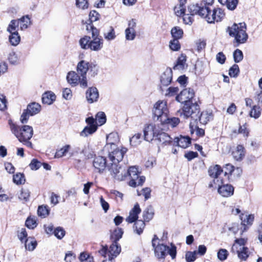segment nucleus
<instances>
[{"instance_id": "nucleus-17", "label": "nucleus", "mask_w": 262, "mask_h": 262, "mask_svg": "<svg viewBox=\"0 0 262 262\" xmlns=\"http://www.w3.org/2000/svg\"><path fill=\"white\" fill-rule=\"evenodd\" d=\"M220 184L217 186L216 184L213 185L212 183H210L209 185V187L217 188L219 193L222 195V196H229L233 194L234 188L232 186L229 184Z\"/></svg>"}, {"instance_id": "nucleus-36", "label": "nucleus", "mask_w": 262, "mask_h": 262, "mask_svg": "<svg viewBox=\"0 0 262 262\" xmlns=\"http://www.w3.org/2000/svg\"><path fill=\"white\" fill-rule=\"evenodd\" d=\"M103 36L105 40L111 41L116 37V32L112 27H110L107 31L103 33Z\"/></svg>"}, {"instance_id": "nucleus-44", "label": "nucleus", "mask_w": 262, "mask_h": 262, "mask_svg": "<svg viewBox=\"0 0 262 262\" xmlns=\"http://www.w3.org/2000/svg\"><path fill=\"white\" fill-rule=\"evenodd\" d=\"M25 225L29 229H33L35 228L37 225L36 217L34 216H29L26 221Z\"/></svg>"}, {"instance_id": "nucleus-30", "label": "nucleus", "mask_w": 262, "mask_h": 262, "mask_svg": "<svg viewBox=\"0 0 262 262\" xmlns=\"http://www.w3.org/2000/svg\"><path fill=\"white\" fill-rule=\"evenodd\" d=\"M56 99V95L53 92H47L42 95V101L44 104L50 105L53 103Z\"/></svg>"}, {"instance_id": "nucleus-42", "label": "nucleus", "mask_w": 262, "mask_h": 262, "mask_svg": "<svg viewBox=\"0 0 262 262\" xmlns=\"http://www.w3.org/2000/svg\"><path fill=\"white\" fill-rule=\"evenodd\" d=\"M233 253H236L238 255V257L243 260H245L248 257V250L247 247H240L239 250H235Z\"/></svg>"}, {"instance_id": "nucleus-26", "label": "nucleus", "mask_w": 262, "mask_h": 262, "mask_svg": "<svg viewBox=\"0 0 262 262\" xmlns=\"http://www.w3.org/2000/svg\"><path fill=\"white\" fill-rule=\"evenodd\" d=\"M121 252V247L117 242H114L108 249V258H114Z\"/></svg>"}, {"instance_id": "nucleus-49", "label": "nucleus", "mask_w": 262, "mask_h": 262, "mask_svg": "<svg viewBox=\"0 0 262 262\" xmlns=\"http://www.w3.org/2000/svg\"><path fill=\"white\" fill-rule=\"evenodd\" d=\"M171 34L173 38L180 39L182 37L183 31L179 27H174L172 28Z\"/></svg>"}, {"instance_id": "nucleus-63", "label": "nucleus", "mask_w": 262, "mask_h": 262, "mask_svg": "<svg viewBox=\"0 0 262 262\" xmlns=\"http://www.w3.org/2000/svg\"><path fill=\"white\" fill-rule=\"evenodd\" d=\"M78 258L80 262H89V260H91V258H93V257L88 253L83 252L80 254Z\"/></svg>"}, {"instance_id": "nucleus-33", "label": "nucleus", "mask_w": 262, "mask_h": 262, "mask_svg": "<svg viewBox=\"0 0 262 262\" xmlns=\"http://www.w3.org/2000/svg\"><path fill=\"white\" fill-rule=\"evenodd\" d=\"M171 138L166 133L163 132L160 129L159 134H158L156 140L161 142L162 144H168L171 142Z\"/></svg>"}, {"instance_id": "nucleus-35", "label": "nucleus", "mask_w": 262, "mask_h": 262, "mask_svg": "<svg viewBox=\"0 0 262 262\" xmlns=\"http://www.w3.org/2000/svg\"><path fill=\"white\" fill-rule=\"evenodd\" d=\"M222 5H226L227 8L230 10H234L238 4L237 0H218Z\"/></svg>"}, {"instance_id": "nucleus-60", "label": "nucleus", "mask_w": 262, "mask_h": 262, "mask_svg": "<svg viewBox=\"0 0 262 262\" xmlns=\"http://www.w3.org/2000/svg\"><path fill=\"white\" fill-rule=\"evenodd\" d=\"M239 72V67L238 65L233 64L229 70V74L231 77H236Z\"/></svg>"}, {"instance_id": "nucleus-25", "label": "nucleus", "mask_w": 262, "mask_h": 262, "mask_svg": "<svg viewBox=\"0 0 262 262\" xmlns=\"http://www.w3.org/2000/svg\"><path fill=\"white\" fill-rule=\"evenodd\" d=\"M141 210L138 203H136L129 212L128 216L126 219V221L128 223H132L137 221L138 218V214L141 212Z\"/></svg>"}, {"instance_id": "nucleus-48", "label": "nucleus", "mask_w": 262, "mask_h": 262, "mask_svg": "<svg viewBox=\"0 0 262 262\" xmlns=\"http://www.w3.org/2000/svg\"><path fill=\"white\" fill-rule=\"evenodd\" d=\"M119 141V137L117 133H112L107 136L106 144H116Z\"/></svg>"}, {"instance_id": "nucleus-13", "label": "nucleus", "mask_w": 262, "mask_h": 262, "mask_svg": "<svg viewBox=\"0 0 262 262\" xmlns=\"http://www.w3.org/2000/svg\"><path fill=\"white\" fill-rule=\"evenodd\" d=\"M92 164L95 171L99 173H103L106 168L108 169V166H110L107 164L106 158L101 156H95Z\"/></svg>"}, {"instance_id": "nucleus-40", "label": "nucleus", "mask_w": 262, "mask_h": 262, "mask_svg": "<svg viewBox=\"0 0 262 262\" xmlns=\"http://www.w3.org/2000/svg\"><path fill=\"white\" fill-rule=\"evenodd\" d=\"M80 154H83L84 157L87 159H91L95 156V152L89 146H84L80 151Z\"/></svg>"}, {"instance_id": "nucleus-19", "label": "nucleus", "mask_w": 262, "mask_h": 262, "mask_svg": "<svg viewBox=\"0 0 262 262\" xmlns=\"http://www.w3.org/2000/svg\"><path fill=\"white\" fill-rule=\"evenodd\" d=\"M137 26L136 20L135 19H132L128 22V27L125 30V39L127 40H133L136 36L135 28Z\"/></svg>"}, {"instance_id": "nucleus-1", "label": "nucleus", "mask_w": 262, "mask_h": 262, "mask_svg": "<svg viewBox=\"0 0 262 262\" xmlns=\"http://www.w3.org/2000/svg\"><path fill=\"white\" fill-rule=\"evenodd\" d=\"M98 67L94 64L83 60L79 62L77 66V72L81 77L80 87L82 89H85L88 86L86 77L88 72L92 77H94L98 74Z\"/></svg>"}, {"instance_id": "nucleus-28", "label": "nucleus", "mask_w": 262, "mask_h": 262, "mask_svg": "<svg viewBox=\"0 0 262 262\" xmlns=\"http://www.w3.org/2000/svg\"><path fill=\"white\" fill-rule=\"evenodd\" d=\"M162 124L167 125L172 127H176L180 123V119L177 117H169L167 115L165 118L160 122Z\"/></svg>"}, {"instance_id": "nucleus-29", "label": "nucleus", "mask_w": 262, "mask_h": 262, "mask_svg": "<svg viewBox=\"0 0 262 262\" xmlns=\"http://www.w3.org/2000/svg\"><path fill=\"white\" fill-rule=\"evenodd\" d=\"M175 139L176 140V142H177L178 146L183 148H187L191 143V139L188 136H181Z\"/></svg>"}, {"instance_id": "nucleus-15", "label": "nucleus", "mask_w": 262, "mask_h": 262, "mask_svg": "<svg viewBox=\"0 0 262 262\" xmlns=\"http://www.w3.org/2000/svg\"><path fill=\"white\" fill-rule=\"evenodd\" d=\"M99 31L98 29H94L93 31V36L89 44V49L92 51H98L100 50L103 45V39L99 36Z\"/></svg>"}, {"instance_id": "nucleus-37", "label": "nucleus", "mask_w": 262, "mask_h": 262, "mask_svg": "<svg viewBox=\"0 0 262 262\" xmlns=\"http://www.w3.org/2000/svg\"><path fill=\"white\" fill-rule=\"evenodd\" d=\"M9 36V40L11 45L13 46H17L20 41V37L17 32H14Z\"/></svg>"}, {"instance_id": "nucleus-22", "label": "nucleus", "mask_w": 262, "mask_h": 262, "mask_svg": "<svg viewBox=\"0 0 262 262\" xmlns=\"http://www.w3.org/2000/svg\"><path fill=\"white\" fill-rule=\"evenodd\" d=\"M85 98L89 103H93L98 101L99 92L95 87H90L86 91Z\"/></svg>"}, {"instance_id": "nucleus-24", "label": "nucleus", "mask_w": 262, "mask_h": 262, "mask_svg": "<svg viewBox=\"0 0 262 262\" xmlns=\"http://www.w3.org/2000/svg\"><path fill=\"white\" fill-rule=\"evenodd\" d=\"M172 78V70L167 68L162 73L160 76V82L163 86L168 85L171 82Z\"/></svg>"}, {"instance_id": "nucleus-47", "label": "nucleus", "mask_w": 262, "mask_h": 262, "mask_svg": "<svg viewBox=\"0 0 262 262\" xmlns=\"http://www.w3.org/2000/svg\"><path fill=\"white\" fill-rule=\"evenodd\" d=\"M13 181L16 185H21L25 183L26 179L23 173H16L13 175Z\"/></svg>"}, {"instance_id": "nucleus-12", "label": "nucleus", "mask_w": 262, "mask_h": 262, "mask_svg": "<svg viewBox=\"0 0 262 262\" xmlns=\"http://www.w3.org/2000/svg\"><path fill=\"white\" fill-rule=\"evenodd\" d=\"M208 173L210 177L214 178L210 183H212L213 185L216 184L219 186L225 183V180L222 176L223 171L220 165H215L210 166L208 169Z\"/></svg>"}, {"instance_id": "nucleus-56", "label": "nucleus", "mask_w": 262, "mask_h": 262, "mask_svg": "<svg viewBox=\"0 0 262 262\" xmlns=\"http://www.w3.org/2000/svg\"><path fill=\"white\" fill-rule=\"evenodd\" d=\"M17 236L22 243H25L26 240H28L30 237H27L28 234L25 228H21L18 231Z\"/></svg>"}, {"instance_id": "nucleus-61", "label": "nucleus", "mask_w": 262, "mask_h": 262, "mask_svg": "<svg viewBox=\"0 0 262 262\" xmlns=\"http://www.w3.org/2000/svg\"><path fill=\"white\" fill-rule=\"evenodd\" d=\"M179 39L173 38L169 42V48L173 51H178L180 49Z\"/></svg>"}, {"instance_id": "nucleus-57", "label": "nucleus", "mask_w": 262, "mask_h": 262, "mask_svg": "<svg viewBox=\"0 0 262 262\" xmlns=\"http://www.w3.org/2000/svg\"><path fill=\"white\" fill-rule=\"evenodd\" d=\"M8 60L11 64L16 65L19 63V56L14 52H12L9 54Z\"/></svg>"}, {"instance_id": "nucleus-43", "label": "nucleus", "mask_w": 262, "mask_h": 262, "mask_svg": "<svg viewBox=\"0 0 262 262\" xmlns=\"http://www.w3.org/2000/svg\"><path fill=\"white\" fill-rule=\"evenodd\" d=\"M37 245L36 241L30 237L28 240H26L25 243V249L29 251H32L35 249Z\"/></svg>"}, {"instance_id": "nucleus-34", "label": "nucleus", "mask_w": 262, "mask_h": 262, "mask_svg": "<svg viewBox=\"0 0 262 262\" xmlns=\"http://www.w3.org/2000/svg\"><path fill=\"white\" fill-rule=\"evenodd\" d=\"M71 147L70 145H66L58 150L55 155L56 158H59L69 155Z\"/></svg>"}, {"instance_id": "nucleus-2", "label": "nucleus", "mask_w": 262, "mask_h": 262, "mask_svg": "<svg viewBox=\"0 0 262 262\" xmlns=\"http://www.w3.org/2000/svg\"><path fill=\"white\" fill-rule=\"evenodd\" d=\"M159 239L156 235L152 239V246L154 248L155 256L159 259H165L166 255L168 254L170 255L172 259L175 258L177 254L176 247L173 245H171L169 247L162 244H159Z\"/></svg>"}, {"instance_id": "nucleus-11", "label": "nucleus", "mask_w": 262, "mask_h": 262, "mask_svg": "<svg viewBox=\"0 0 262 262\" xmlns=\"http://www.w3.org/2000/svg\"><path fill=\"white\" fill-rule=\"evenodd\" d=\"M188 11L191 15L198 14L204 18L208 22V18L210 14L211 10L208 7L200 6L199 4H191L189 6Z\"/></svg>"}, {"instance_id": "nucleus-51", "label": "nucleus", "mask_w": 262, "mask_h": 262, "mask_svg": "<svg viewBox=\"0 0 262 262\" xmlns=\"http://www.w3.org/2000/svg\"><path fill=\"white\" fill-rule=\"evenodd\" d=\"M19 24V21L17 20H12L7 28V31L8 32L10 33H13L14 32H17L16 31V29L18 28Z\"/></svg>"}, {"instance_id": "nucleus-5", "label": "nucleus", "mask_w": 262, "mask_h": 262, "mask_svg": "<svg viewBox=\"0 0 262 262\" xmlns=\"http://www.w3.org/2000/svg\"><path fill=\"white\" fill-rule=\"evenodd\" d=\"M228 31L231 36L234 37L236 42L239 45L246 42L248 35L246 33V25L245 23L234 24L228 27Z\"/></svg>"}, {"instance_id": "nucleus-50", "label": "nucleus", "mask_w": 262, "mask_h": 262, "mask_svg": "<svg viewBox=\"0 0 262 262\" xmlns=\"http://www.w3.org/2000/svg\"><path fill=\"white\" fill-rule=\"evenodd\" d=\"M154 210L151 206L148 207L143 212V217L145 221H149L154 216Z\"/></svg>"}, {"instance_id": "nucleus-52", "label": "nucleus", "mask_w": 262, "mask_h": 262, "mask_svg": "<svg viewBox=\"0 0 262 262\" xmlns=\"http://www.w3.org/2000/svg\"><path fill=\"white\" fill-rule=\"evenodd\" d=\"M261 115V108L258 105H254L251 111L250 112L249 115L251 117L254 119L258 118Z\"/></svg>"}, {"instance_id": "nucleus-54", "label": "nucleus", "mask_w": 262, "mask_h": 262, "mask_svg": "<svg viewBox=\"0 0 262 262\" xmlns=\"http://www.w3.org/2000/svg\"><path fill=\"white\" fill-rule=\"evenodd\" d=\"M49 213V210L47 206H39L37 210L38 215L41 218L46 217Z\"/></svg>"}, {"instance_id": "nucleus-3", "label": "nucleus", "mask_w": 262, "mask_h": 262, "mask_svg": "<svg viewBox=\"0 0 262 262\" xmlns=\"http://www.w3.org/2000/svg\"><path fill=\"white\" fill-rule=\"evenodd\" d=\"M8 123L11 132L17 138L20 142L30 140L33 135V129L32 126L25 125L19 126L9 120Z\"/></svg>"}, {"instance_id": "nucleus-23", "label": "nucleus", "mask_w": 262, "mask_h": 262, "mask_svg": "<svg viewBox=\"0 0 262 262\" xmlns=\"http://www.w3.org/2000/svg\"><path fill=\"white\" fill-rule=\"evenodd\" d=\"M67 80L72 86H76L78 84L80 85L81 77L78 73H76L74 71H70L67 74Z\"/></svg>"}, {"instance_id": "nucleus-62", "label": "nucleus", "mask_w": 262, "mask_h": 262, "mask_svg": "<svg viewBox=\"0 0 262 262\" xmlns=\"http://www.w3.org/2000/svg\"><path fill=\"white\" fill-rule=\"evenodd\" d=\"M234 60L235 62L237 63L242 61L243 59V54L241 50L236 49L233 52Z\"/></svg>"}, {"instance_id": "nucleus-18", "label": "nucleus", "mask_w": 262, "mask_h": 262, "mask_svg": "<svg viewBox=\"0 0 262 262\" xmlns=\"http://www.w3.org/2000/svg\"><path fill=\"white\" fill-rule=\"evenodd\" d=\"M194 92L193 89L187 88L182 90L180 94L176 97V100L183 103H190V100L194 97Z\"/></svg>"}, {"instance_id": "nucleus-20", "label": "nucleus", "mask_w": 262, "mask_h": 262, "mask_svg": "<svg viewBox=\"0 0 262 262\" xmlns=\"http://www.w3.org/2000/svg\"><path fill=\"white\" fill-rule=\"evenodd\" d=\"M239 217L241 221V230L243 233L252 225L254 221V216L253 214L242 213Z\"/></svg>"}, {"instance_id": "nucleus-41", "label": "nucleus", "mask_w": 262, "mask_h": 262, "mask_svg": "<svg viewBox=\"0 0 262 262\" xmlns=\"http://www.w3.org/2000/svg\"><path fill=\"white\" fill-rule=\"evenodd\" d=\"M225 168L226 169V171L223 173V175H224V179L225 180V182H226L229 180V175L232 174L235 168L233 165L230 164H226Z\"/></svg>"}, {"instance_id": "nucleus-10", "label": "nucleus", "mask_w": 262, "mask_h": 262, "mask_svg": "<svg viewBox=\"0 0 262 262\" xmlns=\"http://www.w3.org/2000/svg\"><path fill=\"white\" fill-rule=\"evenodd\" d=\"M41 110V106L37 103L33 102L28 105L20 116V121L23 123H26L30 116L38 114Z\"/></svg>"}, {"instance_id": "nucleus-31", "label": "nucleus", "mask_w": 262, "mask_h": 262, "mask_svg": "<svg viewBox=\"0 0 262 262\" xmlns=\"http://www.w3.org/2000/svg\"><path fill=\"white\" fill-rule=\"evenodd\" d=\"M186 56L184 54H181V56L178 58L176 64L174 66L173 69L174 70H183L185 69L187 67Z\"/></svg>"}, {"instance_id": "nucleus-59", "label": "nucleus", "mask_w": 262, "mask_h": 262, "mask_svg": "<svg viewBox=\"0 0 262 262\" xmlns=\"http://www.w3.org/2000/svg\"><path fill=\"white\" fill-rule=\"evenodd\" d=\"M123 233V232L121 228H116L112 234L111 237L114 240V242H117L122 237Z\"/></svg>"}, {"instance_id": "nucleus-14", "label": "nucleus", "mask_w": 262, "mask_h": 262, "mask_svg": "<svg viewBox=\"0 0 262 262\" xmlns=\"http://www.w3.org/2000/svg\"><path fill=\"white\" fill-rule=\"evenodd\" d=\"M160 128L155 124H150L145 126L144 129V140L150 142L154 139L156 140Z\"/></svg>"}, {"instance_id": "nucleus-38", "label": "nucleus", "mask_w": 262, "mask_h": 262, "mask_svg": "<svg viewBox=\"0 0 262 262\" xmlns=\"http://www.w3.org/2000/svg\"><path fill=\"white\" fill-rule=\"evenodd\" d=\"M18 20L19 21V25H20V29L22 31L27 29L31 24L30 19L28 15L23 16Z\"/></svg>"}, {"instance_id": "nucleus-55", "label": "nucleus", "mask_w": 262, "mask_h": 262, "mask_svg": "<svg viewBox=\"0 0 262 262\" xmlns=\"http://www.w3.org/2000/svg\"><path fill=\"white\" fill-rule=\"evenodd\" d=\"M91 38L88 36H84L79 40V44L81 48L83 49H89Z\"/></svg>"}, {"instance_id": "nucleus-4", "label": "nucleus", "mask_w": 262, "mask_h": 262, "mask_svg": "<svg viewBox=\"0 0 262 262\" xmlns=\"http://www.w3.org/2000/svg\"><path fill=\"white\" fill-rule=\"evenodd\" d=\"M103 150L107 153L111 164H119L122 161L127 149L124 147L118 146L116 144H106Z\"/></svg>"}, {"instance_id": "nucleus-64", "label": "nucleus", "mask_w": 262, "mask_h": 262, "mask_svg": "<svg viewBox=\"0 0 262 262\" xmlns=\"http://www.w3.org/2000/svg\"><path fill=\"white\" fill-rule=\"evenodd\" d=\"M228 255V252L225 249H221L217 252V257L221 261L226 260Z\"/></svg>"}, {"instance_id": "nucleus-21", "label": "nucleus", "mask_w": 262, "mask_h": 262, "mask_svg": "<svg viewBox=\"0 0 262 262\" xmlns=\"http://www.w3.org/2000/svg\"><path fill=\"white\" fill-rule=\"evenodd\" d=\"M225 16L224 11L219 8L214 9L211 11L209 17L208 18V23H214L221 21Z\"/></svg>"}, {"instance_id": "nucleus-8", "label": "nucleus", "mask_w": 262, "mask_h": 262, "mask_svg": "<svg viewBox=\"0 0 262 262\" xmlns=\"http://www.w3.org/2000/svg\"><path fill=\"white\" fill-rule=\"evenodd\" d=\"M200 113V107L198 104L194 103H186L183 108V113L181 114L184 118L190 117L193 120H197Z\"/></svg>"}, {"instance_id": "nucleus-9", "label": "nucleus", "mask_w": 262, "mask_h": 262, "mask_svg": "<svg viewBox=\"0 0 262 262\" xmlns=\"http://www.w3.org/2000/svg\"><path fill=\"white\" fill-rule=\"evenodd\" d=\"M108 170L111 175L117 180L123 181L127 178V169L119 164H110L108 166Z\"/></svg>"}, {"instance_id": "nucleus-58", "label": "nucleus", "mask_w": 262, "mask_h": 262, "mask_svg": "<svg viewBox=\"0 0 262 262\" xmlns=\"http://www.w3.org/2000/svg\"><path fill=\"white\" fill-rule=\"evenodd\" d=\"M134 225L136 233L139 235L141 234L145 227L144 222L142 220H137Z\"/></svg>"}, {"instance_id": "nucleus-32", "label": "nucleus", "mask_w": 262, "mask_h": 262, "mask_svg": "<svg viewBox=\"0 0 262 262\" xmlns=\"http://www.w3.org/2000/svg\"><path fill=\"white\" fill-rule=\"evenodd\" d=\"M94 125H97L98 127V126H101L106 122V116L104 113L99 112L96 115L95 118H94Z\"/></svg>"}, {"instance_id": "nucleus-45", "label": "nucleus", "mask_w": 262, "mask_h": 262, "mask_svg": "<svg viewBox=\"0 0 262 262\" xmlns=\"http://www.w3.org/2000/svg\"><path fill=\"white\" fill-rule=\"evenodd\" d=\"M247 240L243 238L236 239L234 244L232 247V252H235V250H239L240 247H245L244 246Z\"/></svg>"}, {"instance_id": "nucleus-16", "label": "nucleus", "mask_w": 262, "mask_h": 262, "mask_svg": "<svg viewBox=\"0 0 262 262\" xmlns=\"http://www.w3.org/2000/svg\"><path fill=\"white\" fill-rule=\"evenodd\" d=\"M88 124L83 130L80 133V136L82 137H86L94 134L97 129V125H94V120L93 117H90L85 119Z\"/></svg>"}, {"instance_id": "nucleus-6", "label": "nucleus", "mask_w": 262, "mask_h": 262, "mask_svg": "<svg viewBox=\"0 0 262 262\" xmlns=\"http://www.w3.org/2000/svg\"><path fill=\"white\" fill-rule=\"evenodd\" d=\"M152 113L155 120L161 122L164 119L169 113L167 102L165 100H158L154 104Z\"/></svg>"}, {"instance_id": "nucleus-27", "label": "nucleus", "mask_w": 262, "mask_h": 262, "mask_svg": "<svg viewBox=\"0 0 262 262\" xmlns=\"http://www.w3.org/2000/svg\"><path fill=\"white\" fill-rule=\"evenodd\" d=\"M232 155L235 160H241L245 156L244 147L241 145H237L232 151Z\"/></svg>"}, {"instance_id": "nucleus-39", "label": "nucleus", "mask_w": 262, "mask_h": 262, "mask_svg": "<svg viewBox=\"0 0 262 262\" xmlns=\"http://www.w3.org/2000/svg\"><path fill=\"white\" fill-rule=\"evenodd\" d=\"M212 113L208 112H203L199 116V121L201 124H206L211 119Z\"/></svg>"}, {"instance_id": "nucleus-46", "label": "nucleus", "mask_w": 262, "mask_h": 262, "mask_svg": "<svg viewBox=\"0 0 262 262\" xmlns=\"http://www.w3.org/2000/svg\"><path fill=\"white\" fill-rule=\"evenodd\" d=\"M142 140L141 134L137 133L130 138V144L132 146H136L139 145Z\"/></svg>"}, {"instance_id": "nucleus-53", "label": "nucleus", "mask_w": 262, "mask_h": 262, "mask_svg": "<svg viewBox=\"0 0 262 262\" xmlns=\"http://www.w3.org/2000/svg\"><path fill=\"white\" fill-rule=\"evenodd\" d=\"M184 3H179V4L176 6L174 8L175 14L178 16H182L185 12V7Z\"/></svg>"}, {"instance_id": "nucleus-7", "label": "nucleus", "mask_w": 262, "mask_h": 262, "mask_svg": "<svg viewBox=\"0 0 262 262\" xmlns=\"http://www.w3.org/2000/svg\"><path fill=\"white\" fill-rule=\"evenodd\" d=\"M127 178L130 179L128 184V185L136 187L138 185H142L145 180L144 176H139L140 172L136 166H130L128 169Z\"/></svg>"}]
</instances>
